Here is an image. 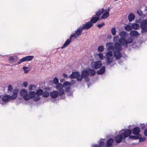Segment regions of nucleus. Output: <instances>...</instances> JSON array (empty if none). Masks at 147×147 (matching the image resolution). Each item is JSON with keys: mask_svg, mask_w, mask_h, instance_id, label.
I'll return each instance as SVG.
<instances>
[{"mask_svg": "<svg viewBox=\"0 0 147 147\" xmlns=\"http://www.w3.org/2000/svg\"><path fill=\"white\" fill-rule=\"evenodd\" d=\"M133 39L131 37H128L127 40H126L125 38L121 37L119 40V42L122 46H125L126 47H127V45L133 42Z\"/></svg>", "mask_w": 147, "mask_h": 147, "instance_id": "nucleus-1", "label": "nucleus"}, {"mask_svg": "<svg viewBox=\"0 0 147 147\" xmlns=\"http://www.w3.org/2000/svg\"><path fill=\"white\" fill-rule=\"evenodd\" d=\"M104 11L103 8L99 9L98 11L96 13V14L91 18L90 22L91 23H95L99 20L100 15Z\"/></svg>", "mask_w": 147, "mask_h": 147, "instance_id": "nucleus-2", "label": "nucleus"}, {"mask_svg": "<svg viewBox=\"0 0 147 147\" xmlns=\"http://www.w3.org/2000/svg\"><path fill=\"white\" fill-rule=\"evenodd\" d=\"M71 78H76L78 82L82 81V78H80L79 73L78 71L72 72L69 76Z\"/></svg>", "mask_w": 147, "mask_h": 147, "instance_id": "nucleus-3", "label": "nucleus"}, {"mask_svg": "<svg viewBox=\"0 0 147 147\" xmlns=\"http://www.w3.org/2000/svg\"><path fill=\"white\" fill-rule=\"evenodd\" d=\"M147 21L146 20H142L141 23L140 27L141 28V32L144 33L147 30Z\"/></svg>", "mask_w": 147, "mask_h": 147, "instance_id": "nucleus-4", "label": "nucleus"}, {"mask_svg": "<svg viewBox=\"0 0 147 147\" xmlns=\"http://www.w3.org/2000/svg\"><path fill=\"white\" fill-rule=\"evenodd\" d=\"M123 130L124 131V132L123 133L121 132V133L123 134V137L125 139L126 138L130 136V135L131 133V130L129 129H123L122 130L120 131V132H121Z\"/></svg>", "mask_w": 147, "mask_h": 147, "instance_id": "nucleus-5", "label": "nucleus"}, {"mask_svg": "<svg viewBox=\"0 0 147 147\" xmlns=\"http://www.w3.org/2000/svg\"><path fill=\"white\" fill-rule=\"evenodd\" d=\"M63 86L61 83H59L55 86L56 89L58 90L59 96L63 95L64 93V90L63 89Z\"/></svg>", "mask_w": 147, "mask_h": 147, "instance_id": "nucleus-6", "label": "nucleus"}, {"mask_svg": "<svg viewBox=\"0 0 147 147\" xmlns=\"http://www.w3.org/2000/svg\"><path fill=\"white\" fill-rule=\"evenodd\" d=\"M20 95L21 96H23L24 99L26 100H30V98L28 95V93L25 89H23L21 90Z\"/></svg>", "mask_w": 147, "mask_h": 147, "instance_id": "nucleus-7", "label": "nucleus"}, {"mask_svg": "<svg viewBox=\"0 0 147 147\" xmlns=\"http://www.w3.org/2000/svg\"><path fill=\"white\" fill-rule=\"evenodd\" d=\"M92 67L95 69H97L100 68L102 66V64L100 61H98L94 63H92Z\"/></svg>", "mask_w": 147, "mask_h": 147, "instance_id": "nucleus-8", "label": "nucleus"}, {"mask_svg": "<svg viewBox=\"0 0 147 147\" xmlns=\"http://www.w3.org/2000/svg\"><path fill=\"white\" fill-rule=\"evenodd\" d=\"M123 139H124L123 134L121 133L120 134L116 136L114 138L115 141L117 143H120Z\"/></svg>", "mask_w": 147, "mask_h": 147, "instance_id": "nucleus-9", "label": "nucleus"}, {"mask_svg": "<svg viewBox=\"0 0 147 147\" xmlns=\"http://www.w3.org/2000/svg\"><path fill=\"white\" fill-rule=\"evenodd\" d=\"M114 57L116 60L119 59L122 57L120 51H114L113 52Z\"/></svg>", "mask_w": 147, "mask_h": 147, "instance_id": "nucleus-10", "label": "nucleus"}, {"mask_svg": "<svg viewBox=\"0 0 147 147\" xmlns=\"http://www.w3.org/2000/svg\"><path fill=\"white\" fill-rule=\"evenodd\" d=\"M89 72L86 70H83L81 72V76H80V78H82V80L83 78H86L89 76Z\"/></svg>", "mask_w": 147, "mask_h": 147, "instance_id": "nucleus-11", "label": "nucleus"}, {"mask_svg": "<svg viewBox=\"0 0 147 147\" xmlns=\"http://www.w3.org/2000/svg\"><path fill=\"white\" fill-rule=\"evenodd\" d=\"M93 26V24H92L90 22H86L85 24L82 25V29H88L91 28Z\"/></svg>", "mask_w": 147, "mask_h": 147, "instance_id": "nucleus-12", "label": "nucleus"}, {"mask_svg": "<svg viewBox=\"0 0 147 147\" xmlns=\"http://www.w3.org/2000/svg\"><path fill=\"white\" fill-rule=\"evenodd\" d=\"M18 90L16 89H14L13 91V95L10 96V100H13L15 99L17 96V93Z\"/></svg>", "mask_w": 147, "mask_h": 147, "instance_id": "nucleus-13", "label": "nucleus"}, {"mask_svg": "<svg viewBox=\"0 0 147 147\" xmlns=\"http://www.w3.org/2000/svg\"><path fill=\"white\" fill-rule=\"evenodd\" d=\"M105 61L106 64L107 65H109L113 61V57H105Z\"/></svg>", "mask_w": 147, "mask_h": 147, "instance_id": "nucleus-14", "label": "nucleus"}, {"mask_svg": "<svg viewBox=\"0 0 147 147\" xmlns=\"http://www.w3.org/2000/svg\"><path fill=\"white\" fill-rule=\"evenodd\" d=\"M50 95L52 98H55L59 96V93L57 91L54 90L50 92Z\"/></svg>", "mask_w": 147, "mask_h": 147, "instance_id": "nucleus-15", "label": "nucleus"}, {"mask_svg": "<svg viewBox=\"0 0 147 147\" xmlns=\"http://www.w3.org/2000/svg\"><path fill=\"white\" fill-rule=\"evenodd\" d=\"M141 130L140 128L138 127H136L134 128L132 130L133 134L134 135L140 134Z\"/></svg>", "mask_w": 147, "mask_h": 147, "instance_id": "nucleus-16", "label": "nucleus"}, {"mask_svg": "<svg viewBox=\"0 0 147 147\" xmlns=\"http://www.w3.org/2000/svg\"><path fill=\"white\" fill-rule=\"evenodd\" d=\"M114 47L116 50L115 51H120L122 49V48L120 44L118 42L115 43L114 44Z\"/></svg>", "mask_w": 147, "mask_h": 147, "instance_id": "nucleus-17", "label": "nucleus"}, {"mask_svg": "<svg viewBox=\"0 0 147 147\" xmlns=\"http://www.w3.org/2000/svg\"><path fill=\"white\" fill-rule=\"evenodd\" d=\"M109 8L108 9H107L105 11L104 13L101 17V18L102 19H104L109 17Z\"/></svg>", "mask_w": 147, "mask_h": 147, "instance_id": "nucleus-18", "label": "nucleus"}, {"mask_svg": "<svg viewBox=\"0 0 147 147\" xmlns=\"http://www.w3.org/2000/svg\"><path fill=\"white\" fill-rule=\"evenodd\" d=\"M83 30L82 28L80 27L75 31V33L74 34L76 38L78 36L80 35Z\"/></svg>", "mask_w": 147, "mask_h": 147, "instance_id": "nucleus-19", "label": "nucleus"}, {"mask_svg": "<svg viewBox=\"0 0 147 147\" xmlns=\"http://www.w3.org/2000/svg\"><path fill=\"white\" fill-rule=\"evenodd\" d=\"M114 141V140L112 138H110L108 139L107 142L106 147H110L111 146L113 143Z\"/></svg>", "mask_w": 147, "mask_h": 147, "instance_id": "nucleus-20", "label": "nucleus"}, {"mask_svg": "<svg viewBox=\"0 0 147 147\" xmlns=\"http://www.w3.org/2000/svg\"><path fill=\"white\" fill-rule=\"evenodd\" d=\"M105 71V67L103 66L99 70L96 71V73L98 75H101L104 74Z\"/></svg>", "mask_w": 147, "mask_h": 147, "instance_id": "nucleus-21", "label": "nucleus"}, {"mask_svg": "<svg viewBox=\"0 0 147 147\" xmlns=\"http://www.w3.org/2000/svg\"><path fill=\"white\" fill-rule=\"evenodd\" d=\"M129 35L131 36H138L139 35V33L137 31L133 30L130 32Z\"/></svg>", "mask_w": 147, "mask_h": 147, "instance_id": "nucleus-22", "label": "nucleus"}, {"mask_svg": "<svg viewBox=\"0 0 147 147\" xmlns=\"http://www.w3.org/2000/svg\"><path fill=\"white\" fill-rule=\"evenodd\" d=\"M135 18V15L132 13H130L128 17V20L130 22L134 20Z\"/></svg>", "mask_w": 147, "mask_h": 147, "instance_id": "nucleus-23", "label": "nucleus"}, {"mask_svg": "<svg viewBox=\"0 0 147 147\" xmlns=\"http://www.w3.org/2000/svg\"><path fill=\"white\" fill-rule=\"evenodd\" d=\"M10 100V96L9 95L4 96L2 98V100L5 102H8Z\"/></svg>", "mask_w": 147, "mask_h": 147, "instance_id": "nucleus-24", "label": "nucleus"}, {"mask_svg": "<svg viewBox=\"0 0 147 147\" xmlns=\"http://www.w3.org/2000/svg\"><path fill=\"white\" fill-rule=\"evenodd\" d=\"M35 92L34 91H30L28 93V97L30 98H34L36 96Z\"/></svg>", "mask_w": 147, "mask_h": 147, "instance_id": "nucleus-25", "label": "nucleus"}, {"mask_svg": "<svg viewBox=\"0 0 147 147\" xmlns=\"http://www.w3.org/2000/svg\"><path fill=\"white\" fill-rule=\"evenodd\" d=\"M71 42V40H69V39H68L65 42L63 46L61 47L62 49H63L64 48L66 47L69 43Z\"/></svg>", "mask_w": 147, "mask_h": 147, "instance_id": "nucleus-26", "label": "nucleus"}, {"mask_svg": "<svg viewBox=\"0 0 147 147\" xmlns=\"http://www.w3.org/2000/svg\"><path fill=\"white\" fill-rule=\"evenodd\" d=\"M132 29L136 30L140 28L139 25L137 23H134L131 25Z\"/></svg>", "mask_w": 147, "mask_h": 147, "instance_id": "nucleus-27", "label": "nucleus"}, {"mask_svg": "<svg viewBox=\"0 0 147 147\" xmlns=\"http://www.w3.org/2000/svg\"><path fill=\"white\" fill-rule=\"evenodd\" d=\"M26 61H29L32 60L34 58L33 56H28L24 57Z\"/></svg>", "mask_w": 147, "mask_h": 147, "instance_id": "nucleus-28", "label": "nucleus"}, {"mask_svg": "<svg viewBox=\"0 0 147 147\" xmlns=\"http://www.w3.org/2000/svg\"><path fill=\"white\" fill-rule=\"evenodd\" d=\"M127 33L126 32L124 31H121L119 34V36L121 37H123L125 38L127 36Z\"/></svg>", "mask_w": 147, "mask_h": 147, "instance_id": "nucleus-29", "label": "nucleus"}, {"mask_svg": "<svg viewBox=\"0 0 147 147\" xmlns=\"http://www.w3.org/2000/svg\"><path fill=\"white\" fill-rule=\"evenodd\" d=\"M35 93L36 95H42L43 93V91L42 89H39L36 91Z\"/></svg>", "mask_w": 147, "mask_h": 147, "instance_id": "nucleus-30", "label": "nucleus"}, {"mask_svg": "<svg viewBox=\"0 0 147 147\" xmlns=\"http://www.w3.org/2000/svg\"><path fill=\"white\" fill-rule=\"evenodd\" d=\"M89 72V75H90V76H92L95 74L96 72L93 69H90L88 71Z\"/></svg>", "mask_w": 147, "mask_h": 147, "instance_id": "nucleus-31", "label": "nucleus"}, {"mask_svg": "<svg viewBox=\"0 0 147 147\" xmlns=\"http://www.w3.org/2000/svg\"><path fill=\"white\" fill-rule=\"evenodd\" d=\"M106 57H113V53L112 51H108L106 53Z\"/></svg>", "mask_w": 147, "mask_h": 147, "instance_id": "nucleus-32", "label": "nucleus"}, {"mask_svg": "<svg viewBox=\"0 0 147 147\" xmlns=\"http://www.w3.org/2000/svg\"><path fill=\"white\" fill-rule=\"evenodd\" d=\"M139 137V135H135V136L131 135L129 136V138L132 139L136 140L140 138Z\"/></svg>", "mask_w": 147, "mask_h": 147, "instance_id": "nucleus-33", "label": "nucleus"}, {"mask_svg": "<svg viewBox=\"0 0 147 147\" xmlns=\"http://www.w3.org/2000/svg\"><path fill=\"white\" fill-rule=\"evenodd\" d=\"M104 49V47L102 45L98 46L97 48V50L100 52H102L103 51Z\"/></svg>", "mask_w": 147, "mask_h": 147, "instance_id": "nucleus-34", "label": "nucleus"}, {"mask_svg": "<svg viewBox=\"0 0 147 147\" xmlns=\"http://www.w3.org/2000/svg\"><path fill=\"white\" fill-rule=\"evenodd\" d=\"M42 96L45 98H46L49 96V93L47 91H45L42 94Z\"/></svg>", "mask_w": 147, "mask_h": 147, "instance_id": "nucleus-35", "label": "nucleus"}, {"mask_svg": "<svg viewBox=\"0 0 147 147\" xmlns=\"http://www.w3.org/2000/svg\"><path fill=\"white\" fill-rule=\"evenodd\" d=\"M125 30L127 31H130L132 30V26L129 25H127L125 27Z\"/></svg>", "mask_w": 147, "mask_h": 147, "instance_id": "nucleus-36", "label": "nucleus"}, {"mask_svg": "<svg viewBox=\"0 0 147 147\" xmlns=\"http://www.w3.org/2000/svg\"><path fill=\"white\" fill-rule=\"evenodd\" d=\"M97 55L99 57L100 59L101 60H103L104 59L105 57L103 55V54L102 53H99Z\"/></svg>", "mask_w": 147, "mask_h": 147, "instance_id": "nucleus-37", "label": "nucleus"}, {"mask_svg": "<svg viewBox=\"0 0 147 147\" xmlns=\"http://www.w3.org/2000/svg\"><path fill=\"white\" fill-rule=\"evenodd\" d=\"M9 59L10 61H12L13 62H15L17 60V58L16 57H14L13 56L10 57Z\"/></svg>", "mask_w": 147, "mask_h": 147, "instance_id": "nucleus-38", "label": "nucleus"}, {"mask_svg": "<svg viewBox=\"0 0 147 147\" xmlns=\"http://www.w3.org/2000/svg\"><path fill=\"white\" fill-rule=\"evenodd\" d=\"M140 138L139 139V141L140 142H142L145 141L146 140V138H142V136L141 134L139 135Z\"/></svg>", "mask_w": 147, "mask_h": 147, "instance_id": "nucleus-39", "label": "nucleus"}, {"mask_svg": "<svg viewBox=\"0 0 147 147\" xmlns=\"http://www.w3.org/2000/svg\"><path fill=\"white\" fill-rule=\"evenodd\" d=\"M53 82L54 84L56 85H57L58 84V79L56 77H55L54 78Z\"/></svg>", "mask_w": 147, "mask_h": 147, "instance_id": "nucleus-40", "label": "nucleus"}, {"mask_svg": "<svg viewBox=\"0 0 147 147\" xmlns=\"http://www.w3.org/2000/svg\"><path fill=\"white\" fill-rule=\"evenodd\" d=\"M35 88V86L32 84H30L28 87L29 89L31 90H34Z\"/></svg>", "mask_w": 147, "mask_h": 147, "instance_id": "nucleus-41", "label": "nucleus"}, {"mask_svg": "<svg viewBox=\"0 0 147 147\" xmlns=\"http://www.w3.org/2000/svg\"><path fill=\"white\" fill-rule=\"evenodd\" d=\"M111 32L113 35L114 36L116 35V29L115 27H113L111 29Z\"/></svg>", "mask_w": 147, "mask_h": 147, "instance_id": "nucleus-42", "label": "nucleus"}, {"mask_svg": "<svg viewBox=\"0 0 147 147\" xmlns=\"http://www.w3.org/2000/svg\"><path fill=\"white\" fill-rule=\"evenodd\" d=\"M70 83L69 82H65L63 84V86L65 87L66 86H70Z\"/></svg>", "mask_w": 147, "mask_h": 147, "instance_id": "nucleus-43", "label": "nucleus"}, {"mask_svg": "<svg viewBox=\"0 0 147 147\" xmlns=\"http://www.w3.org/2000/svg\"><path fill=\"white\" fill-rule=\"evenodd\" d=\"M114 50V47L113 46H110L108 47L107 50L108 51H113Z\"/></svg>", "mask_w": 147, "mask_h": 147, "instance_id": "nucleus-44", "label": "nucleus"}, {"mask_svg": "<svg viewBox=\"0 0 147 147\" xmlns=\"http://www.w3.org/2000/svg\"><path fill=\"white\" fill-rule=\"evenodd\" d=\"M137 13L140 16H142L143 15L142 11L140 9H139L137 11Z\"/></svg>", "mask_w": 147, "mask_h": 147, "instance_id": "nucleus-45", "label": "nucleus"}, {"mask_svg": "<svg viewBox=\"0 0 147 147\" xmlns=\"http://www.w3.org/2000/svg\"><path fill=\"white\" fill-rule=\"evenodd\" d=\"M33 100L35 101H37L39 100L40 99V97L39 96L37 95V96L36 97L34 98Z\"/></svg>", "mask_w": 147, "mask_h": 147, "instance_id": "nucleus-46", "label": "nucleus"}, {"mask_svg": "<svg viewBox=\"0 0 147 147\" xmlns=\"http://www.w3.org/2000/svg\"><path fill=\"white\" fill-rule=\"evenodd\" d=\"M26 61L25 60V59L24 58V57L22 58L21 59H20L18 62V64H20L21 63L24 62Z\"/></svg>", "mask_w": 147, "mask_h": 147, "instance_id": "nucleus-47", "label": "nucleus"}, {"mask_svg": "<svg viewBox=\"0 0 147 147\" xmlns=\"http://www.w3.org/2000/svg\"><path fill=\"white\" fill-rule=\"evenodd\" d=\"M13 88L11 85H9L8 87V90L9 91L11 92L13 90Z\"/></svg>", "mask_w": 147, "mask_h": 147, "instance_id": "nucleus-48", "label": "nucleus"}, {"mask_svg": "<svg viewBox=\"0 0 147 147\" xmlns=\"http://www.w3.org/2000/svg\"><path fill=\"white\" fill-rule=\"evenodd\" d=\"M24 69V72L25 73H27L28 72V70H27V69L28 68V67L26 66H24L23 68Z\"/></svg>", "mask_w": 147, "mask_h": 147, "instance_id": "nucleus-49", "label": "nucleus"}, {"mask_svg": "<svg viewBox=\"0 0 147 147\" xmlns=\"http://www.w3.org/2000/svg\"><path fill=\"white\" fill-rule=\"evenodd\" d=\"M105 25V24L103 22L101 24H99L97 25V26L98 28H101L102 26H104Z\"/></svg>", "mask_w": 147, "mask_h": 147, "instance_id": "nucleus-50", "label": "nucleus"}, {"mask_svg": "<svg viewBox=\"0 0 147 147\" xmlns=\"http://www.w3.org/2000/svg\"><path fill=\"white\" fill-rule=\"evenodd\" d=\"M65 91L66 92H68L69 91L70 89V86L67 87H65Z\"/></svg>", "mask_w": 147, "mask_h": 147, "instance_id": "nucleus-51", "label": "nucleus"}, {"mask_svg": "<svg viewBox=\"0 0 147 147\" xmlns=\"http://www.w3.org/2000/svg\"><path fill=\"white\" fill-rule=\"evenodd\" d=\"M119 38V37L118 36H114L113 38V41L115 42L117 41Z\"/></svg>", "mask_w": 147, "mask_h": 147, "instance_id": "nucleus-52", "label": "nucleus"}, {"mask_svg": "<svg viewBox=\"0 0 147 147\" xmlns=\"http://www.w3.org/2000/svg\"><path fill=\"white\" fill-rule=\"evenodd\" d=\"M73 37H74L75 38H76V37L75 36L74 34H73L71 35V36L69 37V40H71Z\"/></svg>", "mask_w": 147, "mask_h": 147, "instance_id": "nucleus-53", "label": "nucleus"}, {"mask_svg": "<svg viewBox=\"0 0 147 147\" xmlns=\"http://www.w3.org/2000/svg\"><path fill=\"white\" fill-rule=\"evenodd\" d=\"M23 86L25 87H26L28 86L27 82H25L23 83Z\"/></svg>", "mask_w": 147, "mask_h": 147, "instance_id": "nucleus-54", "label": "nucleus"}, {"mask_svg": "<svg viewBox=\"0 0 147 147\" xmlns=\"http://www.w3.org/2000/svg\"><path fill=\"white\" fill-rule=\"evenodd\" d=\"M99 145L100 146H103L104 145V142L102 141H99Z\"/></svg>", "mask_w": 147, "mask_h": 147, "instance_id": "nucleus-55", "label": "nucleus"}, {"mask_svg": "<svg viewBox=\"0 0 147 147\" xmlns=\"http://www.w3.org/2000/svg\"><path fill=\"white\" fill-rule=\"evenodd\" d=\"M144 134L146 136H147V128L144 130Z\"/></svg>", "mask_w": 147, "mask_h": 147, "instance_id": "nucleus-56", "label": "nucleus"}, {"mask_svg": "<svg viewBox=\"0 0 147 147\" xmlns=\"http://www.w3.org/2000/svg\"><path fill=\"white\" fill-rule=\"evenodd\" d=\"M92 147H101L100 146L97 144H95L92 146Z\"/></svg>", "mask_w": 147, "mask_h": 147, "instance_id": "nucleus-57", "label": "nucleus"}, {"mask_svg": "<svg viewBox=\"0 0 147 147\" xmlns=\"http://www.w3.org/2000/svg\"><path fill=\"white\" fill-rule=\"evenodd\" d=\"M85 79V81L86 82H88L90 80V79L88 78V77L86 78H84Z\"/></svg>", "mask_w": 147, "mask_h": 147, "instance_id": "nucleus-58", "label": "nucleus"}, {"mask_svg": "<svg viewBox=\"0 0 147 147\" xmlns=\"http://www.w3.org/2000/svg\"><path fill=\"white\" fill-rule=\"evenodd\" d=\"M63 76L65 78H67V74H63Z\"/></svg>", "mask_w": 147, "mask_h": 147, "instance_id": "nucleus-59", "label": "nucleus"}, {"mask_svg": "<svg viewBox=\"0 0 147 147\" xmlns=\"http://www.w3.org/2000/svg\"><path fill=\"white\" fill-rule=\"evenodd\" d=\"M145 126H142L141 127V129L142 130H144L145 128Z\"/></svg>", "mask_w": 147, "mask_h": 147, "instance_id": "nucleus-60", "label": "nucleus"}, {"mask_svg": "<svg viewBox=\"0 0 147 147\" xmlns=\"http://www.w3.org/2000/svg\"><path fill=\"white\" fill-rule=\"evenodd\" d=\"M115 64V63H113L111 65H110L111 67H112L113 65H114Z\"/></svg>", "mask_w": 147, "mask_h": 147, "instance_id": "nucleus-61", "label": "nucleus"}, {"mask_svg": "<svg viewBox=\"0 0 147 147\" xmlns=\"http://www.w3.org/2000/svg\"><path fill=\"white\" fill-rule=\"evenodd\" d=\"M75 82H76V81H74V80H72V81H71V82L72 83H75Z\"/></svg>", "mask_w": 147, "mask_h": 147, "instance_id": "nucleus-62", "label": "nucleus"}, {"mask_svg": "<svg viewBox=\"0 0 147 147\" xmlns=\"http://www.w3.org/2000/svg\"><path fill=\"white\" fill-rule=\"evenodd\" d=\"M111 37V35H108L107 36V38H110Z\"/></svg>", "mask_w": 147, "mask_h": 147, "instance_id": "nucleus-63", "label": "nucleus"}, {"mask_svg": "<svg viewBox=\"0 0 147 147\" xmlns=\"http://www.w3.org/2000/svg\"><path fill=\"white\" fill-rule=\"evenodd\" d=\"M145 10H146V11H147V6L145 8Z\"/></svg>", "mask_w": 147, "mask_h": 147, "instance_id": "nucleus-64", "label": "nucleus"}]
</instances>
